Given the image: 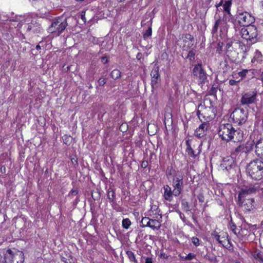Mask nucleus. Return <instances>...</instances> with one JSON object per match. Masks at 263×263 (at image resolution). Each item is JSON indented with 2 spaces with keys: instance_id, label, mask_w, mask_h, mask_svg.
<instances>
[{
  "instance_id": "nucleus-1",
  "label": "nucleus",
  "mask_w": 263,
  "mask_h": 263,
  "mask_svg": "<svg viewBox=\"0 0 263 263\" xmlns=\"http://www.w3.org/2000/svg\"><path fill=\"white\" fill-rule=\"evenodd\" d=\"M239 50L243 52H246L245 45L241 41L229 39L226 41V53L227 56L232 61H235L238 57Z\"/></svg>"
},
{
  "instance_id": "nucleus-2",
  "label": "nucleus",
  "mask_w": 263,
  "mask_h": 263,
  "mask_svg": "<svg viewBox=\"0 0 263 263\" xmlns=\"http://www.w3.org/2000/svg\"><path fill=\"white\" fill-rule=\"evenodd\" d=\"M263 194V181L256 182L255 183H250L247 185L244 186L240 190L238 195L237 203L239 206H242L244 198L246 195H251L254 194Z\"/></svg>"
},
{
  "instance_id": "nucleus-3",
  "label": "nucleus",
  "mask_w": 263,
  "mask_h": 263,
  "mask_svg": "<svg viewBox=\"0 0 263 263\" xmlns=\"http://www.w3.org/2000/svg\"><path fill=\"white\" fill-rule=\"evenodd\" d=\"M246 172L252 179L260 180L263 178V161L259 159L251 161L247 166Z\"/></svg>"
},
{
  "instance_id": "nucleus-4",
  "label": "nucleus",
  "mask_w": 263,
  "mask_h": 263,
  "mask_svg": "<svg viewBox=\"0 0 263 263\" xmlns=\"http://www.w3.org/2000/svg\"><path fill=\"white\" fill-rule=\"evenodd\" d=\"M240 33L241 37L246 40L249 45L256 43L259 39L257 29L254 25H248L242 28Z\"/></svg>"
},
{
  "instance_id": "nucleus-5",
  "label": "nucleus",
  "mask_w": 263,
  "mask_h": 263,
  "mask_svg": "<svg viewBox=\"0 0 263 263\" xmlns=\"http://www.w3.org/2000/svg\"><path fill=\"white\" fill-rule=\"evenodd\" d=\"M237 20L240 26L246 27L255 21L254 17L246 11L238 10L235 15V20Z\"/></svg>"
},
{
  "instance_id": "nucleus-6",
  "label": "nucleus",
  "mask_w": 263,
  "mask_h": 263,
  "mask_svg": "<svg viewBox=\"0 0 263 263\" xmlns=\"http://www.w3.org/2000/svg\"><path fill=\"white\" fill-rule=\"evenodd\" d=\"M68 26L67 18L59 17L53 22L49 27V31L51 33H57V34H60Z\"/></svg>"
},
{
  "instance_id": "nucleus-7",
  "label": "nucleus",
  "mask_w": 263,
  "mask_h": 263,
  "mask_svg": "<svg viewBox=\"0 0 263 263\" xmlns=\"http://www.w3.org/2000/svg\"><path fill=\"white\" fill-rule=\"evenodd\" d=\"M233 127L231 124H221L219 127L218 135L223 140L227 142L231 141Z\"/></svg>"
},
{
  "instance_id": "nucleus-8",
  "label": "nucleus",
  "mask_w": 263,
  "mask_h": 263,
  "mask_svg": "<svg viewBox=\"0 0 263 263\" xmlns=\"http://www.w3.org/2000/svg\"><path fill=\"white\" fill-rule=\"evenodd\" d=\"M183 176L181 173H178V175H176L173 178L172 185L174 187L175 196H178L182 192L183 189Z\"/></svg>"
},
{
  "instance_id": "nucleus-9",
  "label": "nucleus",
  "mask_w": 263,
  "mask_h": 263,
  "mask_svg": "<svg viewBox=\"0 0 263 263\" xmlns=\"http://www.w3.org/2000/svg\"><path fill=\"white\" fill-rule=\"evenodd\" d=\"M193 74L194 77L198 78L200 84H204L207 81L206 73L203 70L201 63L195 65L193 69Z\"/></svg>"
},
{
  "instance_id": "nucleus-10",
  "label": "nucleus",
  "mask_w": 263,
  "mask_h": 263,
  "mask_svg": "<svg viewBox=\"0 0 263 263\" xmlns=\"http://www.w3.org/2000/svg\"><path fill=\"white\" fill-rule=\"evenodd\" d=\"M257 91H249L242 94L241 103L243 105H249L256 101Z\"/></svg>"
},
{
  "instance_id": "nucleus-11",
  "label": "nucleus",
  "mask_w": 263,
  "mask_h": 263,
  "mask_svg": "<svg viewBox=\"0 0 263 263\" xmlns=\"http://www.w3.org/2000/svg\"><path fill=\"white\" fill-rule=\"evenodd\" d=\"M141 227H148L151 229L155 230H159L161 227V224L158 220L155 219H151L148 217H143L140 221Z\"/></svg>"
},
{
  "instance_id": "nucleus-12",
  "label": "nucleus",
  "mask_w": 263,
  "mask_h": 263,
  "mask_svg": "<svg viewBox=\"0 0 263 263\" xmlns=\"http://www.w3.org/2000/svg\"><path fill=\"white\" fill-rule=\"evenodd\" d=\"M159 70V67H155L153 68L151 73V76L152 78L151 84L152 92H153L154 90L158 87V80L160 77Z\"/></svg>"
},
{
  "instance_id": "nucleus-13",
  "label": "nucleus",
  "mask_w": 263,
  "mask_h": 263,
  "mask_svg": "<svg viewBox=\"0 0 263 263\" xmlns=\"http://www.w3.org/2000/svg\"><path fill=\"white\" fill-rule=\"evenodd\" d=\"M182 38L183 43L182 50L183 51H187L189 49H191L194 45L195 41L194 37L190 33H186L183 35Z\"/></svg>"
},
{
  "instance_id": "nucleus-14",
  "label": "nucleus",
  "mask_w": 263,
  "mask_h": 263,
  "mask_svg": "<svg viewBox=\"0 0 263 263\" xmlns=\"http://www.w3.org/2000/svg\"><path fill=\"white\" fill-rule=\"evenodd\" d=\"M200 120L202 123L195 130L194 134L198 138H202L206 135V130L209 126V123L208 121H202L201 119Z\"/></svg>"
},
{
  "instance_id": "nucleus-15",
  "label": "nucleus",
  "mask_w": 263,
  "mask_h": 263,
  "mask_svg": "<svg viewBox=\"0 0 263 263\" xmlns=\"http://www.w3.org/2000/svg\"><path fill=\"white\" fill-rule=\"evenodd\" d=\"M235 166V164L234 160L230 157L224 158L220 164L221 168L223 170H226L228 172H230Z\"/></svg>"
},
{
  "instance_id": "nucleus-16",
  "label": "nucleus",
  "mask_w": 263,
  "mask_h": 263,
  "mask_svg": "<svg viewBox=\"0 0 263 263\" xmlns=\"http://www.w3.org/2000/svg\"><path fill=\"white\" fill-rule=\"evenodd\" d=\"M231 135V141L234 142H240L243 139V133L240 129H235L233 127Z\"/></svg>"
},
{
  "instance_id": "nucleus-17",
  "label": "nucleus",
  "mask_w": 263,
  "mask_h": 263,
  "mask_svg": "<svg viewBox=\"0 0 263 263\" xmlns=\"http://www.w3.org/2000/svg\"><path fill=\"white\" fill-rule=\"evenodd\" d=\"M212 236L223 247L226 248H228L230 247V241L227 238L224 237H220V235H218L216 232L212 233Z\"/></svg>"
},
{
  "instance_id": "nucleus-18",
  "label": "nucleus",
  "mask_w": 263,
  "mask_h": 263,
  "mask_svg": "<svg viewBox=\"0 0 263 263\" xmlns=\"http://www.w3.org/2000/svg\"><path fill=\"white\" fill-rule=\"evenodd\" d=\"M163 189L164 191V198L167 201H171L173 199V196L174 195V190L172 191L171 187L168 185L164 186Z\"/></svg>"
},
{
  "instance_id": "nucleus-19",
  "label": "nucleus",
  "mask_w": 263,
  "mask_h": 263,
  "mask_svg": "<svg viewBox=\"0 0 263 263\" xmlns=\"http://www.w3.org/2000/svg\"><path fill=\"white\" fill-rule=\"evenodd\" d=\"M242 200L243 203L241 207H243L246 211L250 212L254 208L255 201L253 198H250L247 200H244L242 198Z\"/></svg>"
},
{
  "instance_id": "nucleus-20",
  "label": "nucleus",
  "mask_w": 263,
  "mask_h": 263,
  "mask_svg": "<svg viewBox=\"0 0 263 263\" xmlns=\"http://www.w3.org/2000/svg\"><path fill=\"white\" fill-rule=\"evenodd\" d=\"M232 5V0H226L224 4H223V10L226 12L228 15L230 16V18L229 19L228 21L231 20L232 22L234 24L233 21L234 16L230 12L231 7Z\"/></svg>"
},
{
  "instance_id": "nucleus-21",
  "label": "nucleus",
  "mask_w": 263,
  "mask_h": 263,
  "mask_svg": "<svg viewBox=\"0 0 263 263\" xmlns=\"http://www.w3.org/2000/svg\"><path fill=\"white\" fill-rule=\"evenodd\" d=\"M255 153L260 157H263V138L257 140L255 143Z\"/></svg>"
},
{
  "instance_id": "nucleus-22",
  "label": "nucleus",
  "mask_w": 263,
  "mask_h": 263,
  "mask_svg": "<svg viewBox=\"0 0 263 263\" xmlns=\"http://www.w3.org/2000/svg\"><path fill=\"white\" fill-rule=\"evenodd\" d=\"M263 61V56L261 53L258 50H256L254 57L252 59L251 62L253 64L256 65L261 63Z\"/></svg>"
},
{
  "instance_id": "nucleus-23",
  "label": "nucleus",
  "mask_w": 263,
  "mask_h": 263,
  "mask_svg": "<svg viewBox=\"0 0 263 263\" xmlns=\"http://www.w3.org/2000/svg\"><path fill=\"white\" fill-rule=\"evenodd\" d=\"M78 194L79 190L78 189H74L71 190L68 195V196L70 197L71 199H73L74 198V199L73 201V203L75 205H76L80 201Z\"/></svg>"
},
{
  "instance_id": "nucleus-24",
  "label": "nucleus",
  "mask_w": 263,
  "mask_h": 263,
  "mask_svg": "<svg viewBox=\"0 0 263 263\" xmlns=\"http://www.w3.org/2000/svg\"><path fill=\"white\" fill-rule=\"evenodd\" d=\"M36 24V23L34 24L32 22H31V23L30 24L28 25V27L27 29V31H32L34 33L39 32L40 31V25L38 24Z\"/></svg>"
},
{
  "instance_id": "nucleus-25",
  "label": "nucleus",
  "mask_w": 263,
  "mask_h": 263,
  "mask_svg": "<svg viewBox=\"0 0 263 263\" xmlns=\"http://www.w3.org/2000/svg\"><path fill=\"white\" fill-rule=\"evenodd\" d=\"M200 145L199 146L198 151L196 152L194 150L192 147H189V149L186 150L189 156L192 158H195L201 152Z\"/></svg>"
},
{
  "instance_id": "nucleus-26",
  "label": "nucleus",
  "mask_w": 263,
  "mask_h": 263,
  "mask_svg": "<svg viewBox=\"0 0 263 263\" xmlns=\"http://www.w3.org/2000/svg\"><path fill=\"white\" fill-rule=\"evenodd\" d=\"M222 20L221 17H219L215 22L214 26L211 31V33L213 35L216 34L217 33L218 29L220 24H222Z\"/></svg>"
},
{
  "instance_id": "nucleus-27",
  "label": "nucleus",
  "mask_w": 263,
  "mask_h": 263,
  "mask_svg": "<svg viewBox=\"0 0 263 263\" xmlns=\"http://www.w3.org/2000/svg\"><path fill=\"white\" fill-rule=\"evenodd\" d=\"M176 175H178V173L176 172L173 167L172 166H168L166 170V176L167 178H169L170 176H173L174 177Z\"/></svg>"
},
{
  "instance_id": "nucleus-28",
  "label": "nucleus",
  "mask_w": 263,
  "mask_h": 263,
  "mask_svg": "<svg viewBox=\"0 0 263 263\" xmlns=\"http://www.w3.org/2000/svg\"><path fill=\"white\" fill-rule=\"evenodd\" d=\"M181 208L182 210L185 212H190V208L189 205V203L186 200V199H183L181 200Z\"/></svg>"
},
{
  "instance_id": "nucleus-29",
  "label": "nucleus",
  "mask_w": 263,
  "mask_h": 263,
  "mask_svg": "<svg viewBox=\"0 0 263 263\" xmlns=\"http://www.w3.org/2000/svg\"><path fill=\"white\" fill-rule=\"evenodd\" d=\"M248 151V148L244 145H240L237 147L235 149V153L238 154L239 153H247Z\"/></svg>"
},
{
  "instance_id": "nucleus-30",
  "label": "nucleus",
  "mask_w": 263,
  "mask_h": 263,
  "mask_svg": "<svg viewBox=\"0 0 263 263\" xmlns=\"http://www.w3.org/2000/svg\"><path fill=\"white\" fill-rule=\"evenodd\" d=\"M195 53L196 50L194 48H192L189 51L186 59H189L190 61L194 60Z\"/></svg>"
},
{
  "instance_id": "nucleus-31",
  "label": "nucleus",
  "mask_w": 263,
  "mask_h": 263,
  "mask_svg": "<svg viewBox=\"0 0 263 263\" xmlns=\"http://www.w3.org/2000/svg\"><path fill=\"white\" fill-rule=\"evenodd\" d=\"M121 73L119 70L116 69L111 71L110 76L113 79L117 80L121 77Z\"/></svg>"
},
{
  "instance_id": "nucleus-32",
  "label": "nucleus",
  "mask_w": 263,
  "mask_h": 263,
  "mask_svg": "<svg viewBox=\"0 0 263 263\" xmlns=\"http://www.w3.org/2000/svg\"><path fill=\"white\" fill-rule=\"evenodd\" d=\"M107 198H108L110 202H113L115 198V192L113 190H108L107 192Z\"/></svg>"
},
{
  "instance_id": "nucleus-33",
  "label": "nucleus",
  "mask_w": 263,
  "mask_h": 263,
  "mask_svg": "<svg viewBox=\"0 0 263 263\" xmlns=\"http://www.w3.org/2000/svg\"><path fill=\"white\" fill-rule=\"evenodd\" d=\"M122 225L123 228L128 229L131 225V221L128 218L123 219L122 221Z\"/></svg>"
},
{
  "instance_id": "nucleus-34",
  "label": "nucleus",
  "mask_w": 263,
  "mask_h": 263,
  "mask_svg": "<svg viewBox=\"0 0 263 263\" xmlns=\"http://www.w3.org/2000/svg\"><path fill=\"white\" fill-rule=\"evenodd\" d=\"M248 233L249 232L247 230L241 229L238 233L237 236L242 239L244 236L249 235Z\"/></svg>"
},
{
  "instance_id": "nucleus-35",
  "label": "nucleus",
  "mask_w": 263,
  "mask_h": 263,
  "mask_svg": "<svg viewBox=\"0 0 263 263\" xmlns=\"http://www.w3.org/2000/svg\"><path fill=\"white\" fill-rule=\"evenodd\" d=\"M152 34V29L151 27H149L145 32L143 34V39L146 40L147 37L151 36Z\"/></svg>"
},
{
  "instance_id": "nucleus-36",
  "label": "nucleus",
  "mask_w": 263,
  "mask_h": 263,
  "mask_svg": "<svg viewBox=\"0 0 263 263\" xmlns=\"http://www.w3.org/2000/svg\"><path fill=\"white\" fill-rule=\"evenodd\" d=\"M126 254L129 258V259H130V261H134V262H136V258H135V255L134 254V253L131 251H127L126 252Z\"/></svg>"
},
{
  "instance_id": "nucleus-37",
  "label": "nucleus",
  "mask_w": 263,
  "mask_h": 263,
  "mask_svg": "<svg viewBox=\"0 0 263 263\" xmlns=\"http://www.w3.org/2000/svg\"><path fill=\"white\" fill-rule=\"evenodd\" d=\"M229 227H230V230L235 234L237 236V234L238 233H236V225L234 224V223H233L232 222V220H231V221L230 222V223H229Z\"/></svg>"
},
{
  "instance_id": "nucleus-38",
  "label": "nucleus",
  "mask_w": 263,
  "mask_h": 263,
  "mask_svg": "<svg viewBox=\"0 0 263 263\" xmlns=\"http://www.w3.org/2000/svg\"><path fill=\"white\" fill-rule=\"evenodd\" d=\"M217 87H215L214 85H213L210 90L209 91V94L210 95H215L217 92Z\"/></svg>"
},
{
  "instance_id": "nucleus-39",
  "label": "nucleus",
  "mask_w": 263,
  "mask_h": 263,
  "mask_svg": "<svg viewBox=\"0 0 263 263\" xmlns=\"http://www.w3.org/2000/svg\"><path fill=\"white\" fill-rule=\"evenodd\" d=\"M195 257H196V255L195 254L190 253L189 254H188L187 255V256H186L183 258L186 260H192L193 258H194Z\"/></svg>"
},
{
  "instance_id": "nucleus-40",
  "label": "nucleus",
  "mask_w": 263,
  "mask_h": 263,
  "mask_svg": "<svg viewBox=\"0 0 263 263\" xmlns=\"http://www.w3.org/2000/svg\"><path fill=\"white\" fill-rule=\"evenodd\" d=\"M248 72V70L247 69H244L238 73V74L239 77H241V79L244 78L247 74V73Z\"/></svg>"
},
{
  "instance_id": "nucleus-41",
  "label": "nucleus",
  "mask_w": 263,
  "mask_h": 263,
  "mask_svg": "<svg viewBox=\"0 0 263 263\" xmlns=\"http://www.w3.org/2000/svg\"><path fill=\"white\" fill-rule=\"evenodd\" d=\"M192 241L193 243L196 247L199 246V240L197 237H193L192 238Z\"/></svg>"
},
{
  "instance_id": "nucleus-42",
  "label": "nucleus",
  "mask_w": 263,
  "mask_h": 263,
  "mask_svg": "<svg viewBox=\"0 0 263 263\" xmlns=\"http://www.w3.org/2000/svg\"><path fill=\"white\" fill-rule=\"evenodd\" d=\"M254 257L256 259H258L260 262H263V254L260 253H257L255 255Z\"/></svg>"
},
{
  "instance_id": "nucleus-43",
  "label": "nucleus",
  "mask_w": 263,
  "mask_h": 263,
  "mask_svg": "<svg viewBox=\"0 0 263 263\" xmlns=\"http://www.w3.org/2000/svg\"><path fill=\"white\" fill-rule=\"evenodd\" d=\"M72 258L71 257V255H69L68 258H66L64 257H62V260L65 263H72L71 260Z\"/></svg>"
},
{
  "instance_id": "nucleus-44",
  "label": "nucleus",
  "mask_w": 263,
  "mask_h": 263,
  "mask_svg": "<svg viewBox=\"0 0 263 263\" xmlns=\"http://www.w3.org/2000/svg\"><path fill=\"white\" fill-rule=\"evenodd\" d=\"M241 116H233L232 120L233 121L239 125V121H240Z\"/></svg>"
},
{
  "instance_id": "nucleus-45",
  "label": "nucleus",
  "mask_w": 263,
  "mask_h": 263,
  "mask_svg": "<svg viewBox=\"0 0 263 263\" xmlns=\"http://www.w3.org/2000/svg\"><path fill=\"white\" fill-rule=\"evenodd\" d=\"M199 202L202 203L204 201V197L203 194L200 193L197 196Z\"/></svg>"
},
{
  "instance_id": "nucleus-46",
  "label": "nucleus",
  "mask_w": 263,
  "mask_h": 263,
  "mask_svg": "<svg viewBox=\"0 0 263 263\" xmlns=\"http://www.w3.org/2000/svg\"><path fill=\"white\" fill-rule=\"evenodd\" d=\"M98 82L100 86H103L104 84H106V81L105 79L100 78L98 80Z\"/></svg>"
},
{
  "instance_id": "nucleus-47",
  "label": "nucleus",
  "mask_w": 263,
  "mask_h": 263,
  "mask_svg": "<svg viewBox=\"0 0 263 263\" xmlns=\"http://www.w3.org/2000/svg\"><path fill=\"white\" fill-rule=\"evenodd\" d=\"M222 44L223 43L221 42H219L217 44L218 47L217 50L219 53H221V52L222 50Z\"/></svg>"
},
{
  "instance_id": "nucleus-48",
  "label": "nucleus",
  "mask_w": 263,
  "mask_h": 263,
  "mask_svg": "<svg viewBox=\"0 0 263 263\" xmlns=\"http://www.w3.org/2000/svg\"><path fill=\"white\" fill-rule=\"evenodd\" d=\"M247 116H244L240 118V121H239V125H241L246 122L247 121Z\"/></svg>"
},
{
  "instance_id": "nucleus-49",
  "label": "nucleus",
  "mask_w": 263,
  "mask_h": 263,
  "mask_svg": "<svg viewBox=\"0 0 263 263\" xmlns=\"http://www.w3.org/2000/svg\"><path fill=\"white\" fill-rule=\"evenodd\" d=\"M239 81H235L234 80H230L229 81V84L230 85H234L238 83Z\"/></svg>"
},
{
  "instance_id": "nucleus-50",
  "label": "nucleus",
  "mask_w": 263,
  "mask_h": 263,
  "mask_svg": "<svg viewBox=\"0 0 263 263\" xmlns=\"http://www.w3.org/2000/svg\"><path fill=\"white\" fill-rule=\"evenodd\" d=\"M223 1L220 0V2L219 3H216L215 4V7L217 8V11L219 10L218 7H219L220 6H221L223 5Z\"/></svg>"
},
{
  "instance_id": "nucleus-51",
  "label": "nucleus",
  "mask_w": 263,
  "mask_h": 263,
  "mask_svg": "<svg viewBox=\"0 0 263 263\" xmlns=\"http://www.w3.org/2000/svg\"><path fill=\"white\" fill-rule=\"evenodd\" d=\"M148 166V162L147 161H143L141 163V167L142 168H146Z\"/></svg>"
},
{
  "instance_id": "nucleus-52",
  "label": "nucleus",
  "mask_w": 263,
  "mask_h": 263,
  "mask_svg": "<svg viewBox=\"0 0 263 263\" xmlns=\"http://www.w3.org/2000/svg\"><path fill=\"white\" fill-rule=\"evenodd\" d=\"M37 120L39 121H42V124H45V119L44 118V116H39V118L37 119Z\"/></svg>"
},
{
  "instance_id": "nucleus-53",
  "label": "nucleus",
  "mask_w": 263,
  "mask_h": 263,
  "mask_svg": "<svg viewBox=\"0 0 263 263\" xmlns=\"http://www.w3.org/2000/svg\"><path fill=\"white\" fill-rule=\"evenodd\" d=\"M145 263H153L152 258L151 257L146 258Z\"/></svg>"
},
{
  "instance_id": "nucleus-54",
  "label": "nucleus",
  "mask_w": 263,
  "mask_h": 263,
  "mask_svg": "<svg viewBox=\"0 0 263 263\" xmlns=\"http://www.w3.org/2000/svg\"><path fill=\"white\" fill-rule=\"evenodd\" d=\"M212 0H205V4L208 8H209L211 7L210 3L212 2Z\"/></svg>"
},
{
  "instance_id": "nucleus-55",
  "label": "nucleus",
  "mask_w": 263,
  "mask_h": 263,
  "mask_svg": "<svg viewBox=\"0 0 263 263\" xmlns=\"http://www.w3.org/2000/svg\"><path fill=\"white\" fill-rule=\"evenodd\" d=\"M142 56L143 55L142 53L138 52V54H137L136 58L137 59V60H140L142 59Z\"/></svg>"
},
{
  "instance_id": "nucleus-56",
  "label": "nucleus",
  "mask_w": 263,
  "mask_h": 263,
  "mask_svg": "<svg viewBox=\"0 0 263 263\" xmlns=\"http://www.w3.org/2000/svg\"><path fill=\"white\" fill-rule=\"evenodd\" d=\"M102 62L104 64H106L108 62V60L107 59L106 57H103L102 58Z\"/></svg>"
},
{
  "instance_id": "nucleus-57",
  "label": "nucleus",
  "mask_w": 263,
  "mask_h": 263,
  "mask_svg": "<svg viewBox=\"0 0 263 263\" xmlns=\"http://www.w3.org/2000/svg\"><path fill=\"white\" fill-rule=\"evenodd\" d=\"M186 145L187 146L186 150L189 149V147H192L191 146V144L190 143L189 140H186Z\"/></svg>"
},
{
  "instance_id": "nucleus-58",
  "label": "nucleus",
  "mask_w": 263,
  "mask_h": 263,
  "mask_svg": "<svg viewBox=\"0 0 263 263\" xmlns=\"http://www.w3.org/2000/svg\"><path fill=\"white\" fill-rule=\"evenodd\" d=\"M160 257L165 259L167 258V256L165 253H161Z\"/></svg>"
},
{
  "instance_id": "nucleus-59",
  "label": "nucleus",
  "mask_w": 263,
  "mask_h": 263,
  "mask_svg": "<svg viewBox=\"0 0 263 263\" xmlns=\"http://www.w3.org/2000/svg\"><path fill=\"white\" fill-rule=\"evenodd\" d=\"M71 161H72V163L74 165H76V164H78L77 159H75L74 158H72V159H71Z\"/></svg>"
},
{
  "instance_id": "nucleus-60",
  "label": "nucleus",
  "mask_w": 263,
  "mask_h": 263,
  "mask_svg": "<svg viewBox=\"0 0 263 263\" xmlns=\"http://www.w3.org/2000/svg\"><path fill=\"white\" fill-rule=\"evenodd\" d=\"M35 49L37 50H39L41 49V47L40 46V44H38L36 46H35Z\"/></svg>"
},
{
  "instance_id": "nucleus-61",
  "label": "nucleus",
  "mask_w": 263,
  "mask_h": 263,
  "mask_svg": "<svg viewBox=\"0 0 263 263\" xmlns=\"http://www.w3.org/2000/svg\"><path fill=\"white\" fill-rule=\"evenodd\" d=\"M70 69V66H68L66 67V68H64V70H65L66 71H68V70H69Z\"/></svg>"
},
{
  "instance_id": "nucleus-62",
  "label": "nucleus",
  "mask_w": 263,
  "mask_h": 263,
  "mask_svg": "<svg viewBox=\"0 0 263 263\" xmlns=\"http://www.w3.org/2000/svg\"><path fill=\"white\" fill-rule=\"evenodd\" d=\"M239 110V109H236V111H237V110ZM240 111H241V113L244 114V111H245V110H244L243 109H240Z\"/></svg>"
},
{
  "instance_id": "nucleus-63",
  "label": "nucleus",
  "mask_w": 263,
  "mask_h": 263,
  "mask_svg": "<svg viewBox=\"0 0 263 263\" xmlns=\"http://www.w3.org/2000/svg\"><path fill=\"white\" fill-rule=\"evenodd\" d=\"M200 111L199 110H197L196 115H200Z\"/></svg>"
},
{
  "instance_id": "nucleus-64",
  "label": "nucleus",
  "mask_w": 263,
  "mask_h": 263,
  "mask_svg": "<svg viewBox=\"0 0 263 263\" xmlns=\"http://www.w3.org/2000/svg\"><path fill=\"white\" fill-rule=\"evenodd\" d=\"M262 6L263 7V0L261 1Z\"/></svg>"
}]
</instances>
